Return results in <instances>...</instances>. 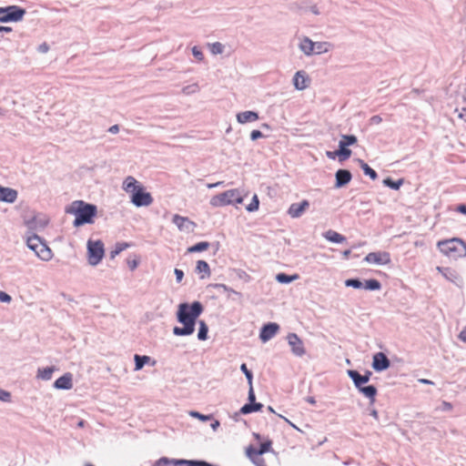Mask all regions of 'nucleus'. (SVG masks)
<instances>
[{
    "label": "nucleus",
    "mask_w": 466,
    "mask_h": 466,
    "mask_svg": "<svg viewBox=\"0 0 466 466\" xmlns=\"http://www.w3.org/2000/svg\"><path fill=\"white\" fill-rule=\"evenodd\" d=\"M12 300V298L10 295L4 291H0V301L5 303H9Z\"/></svg>",
    "instance_id": "53"
},
{
    "label": "nucleus",
    "mask_w": 466,
    "mask_h": 466,
    "mask_svg": "<svg viewBox=\"0 0 466 466\" xmlns=\"http://www.w3.org/2000/svg\"><path fill=\"white\" fill-rule=\"evenodd\" d=\"M324 238L333 243H342L346 241V238L342 236L341 234L334 231V230H328L324 233Z\"/></svg>",
    "instance_id": "28"
},
{
    "label": "nucleus",
    "mask_w": 466,
    "mask_h": 466,
    "mask_svg": "<svg viewBox=\"0 0 466 466\" xmlns=\"http://www.w3.org/2000/svg\"><path fill=\"white\" fill-rule=\"evenodd\" d=\"M243 202V195L241 191L239 190L238 192V197L234 198V204H241Z\"/></svg>",
    "instance_id": "58"
},
{
    "label": "nucleus",
    "mask_w": 466,
    "mask_h": 466,
    "mask_svg": "<svg viewBox=\"0 0 466 466\" xmlns=\"http://www.w3.org/2000/svg\"><path fill=\"white\" fill-rule=\"evenodd\" d=\"M202 312L203 306L199 301H195L192 304H179L177 319L183 327H174L173 334L176 336H188L193 334L197 319Z\"/></svg>",
    "instance_id": "1"
},
{
    "label": "nucleus",
    "mask_w": 466,
    "mask_h": 466,
    "mask_svg": "<svg viewBox=\"0 0 466 466\" xmlns=\"http://www.w3.org/2000/svg\"><path fill=\"white\" fill-rule=\"evenodd\" d=\"M108 132L111 134H116L119 132V126L118 125H113L108 128Z\"/></svg>",
    "instance_id": "59"
},
{
    "label": "nucleus",
    "mask_w": 466,
    "mask_h": 466,
    "mask_svg": "<svg viewBox=\"0 0 466 466\" xmlns=\"http://www.w3.org/2000/svg\"><path fill=\"white\" fill-rule=\"evenodd\" d=\"M292 83L296 90L302 91L309 87L310 78L305 71L299 70L295 73Z\"/></svg>",
    "instance_id": "14"
},
{
    "label": "nucleus",
    "mask_w": 466,
    "mask_h": 466,
    "mask_svg": "<svg viewBox=\"0 0 466 466\" xmlns=\"http://www.w3.org/2000/svg\"><path fill=\"white\" fill-rule=\"evenodd\" d=\"M0 400L3 402H10L11 393L9 391L0 389Z\"/></svg>",
    "instance_id": "49"
},
{
    "label": "nucleus",
    "mask_w": 466,
    "mask_h": 466,
    "mask_svg": "<svg viewBox=\"0 0 466 466\" xmlns=\"http://www.w3.org/2000/svg\"><path fill=\"white\" fill-rule=\"evenodd\" d=\"M196 272L201 274V279L208 278L210 276L209 265L204 260H198L196 266Z\"/></svg>",
    "instance_id": "26"
},
{
    "label": "nucleus",
    "mask_w": 466,
    "mask_h": 466,
    "mask_svg": "<svg viewBox=\"0 0 466 466\" xmlns=\"http://www.w3.org/2000/svg\"><path fill=\"white\" fill-rule=\"evenodd\" d=\"M189 416H191L192 418H196V419H198L202 421H207V420H209L211 416L209 415H203L198 411H194V410H191L189 411Z\"/></svg>",
    "instance_id": "46"
},
{
    "label": "nucleus",
    "mask_w": 466,
    "mask_h": 466,
    "mask_svg": "<svg viewBox=\"0 0 466 466\" xmlns=\"http://www.w3.org/2000/svg\"><path fill=\"white\" fill-rule=\"evenodd\" d=\"M333 46L329 42H314V55H321L328 53L332 49Z\"/></svg>",
    "instance_id": "27"
},
{
    "label": "nucleus",
    "mask_w": 466,
    "mask_h": 466,
    "mask_svg": "<svg viewBox=\"0 0 466 466\" xmlns=\"http://www.w3.org/2000/svg\"><path fill=\"white\" fill-rule=\"evenodd\" d=\"M199 90H200V87H199L198 84L193 83V84L184 86L182 88L181 92L186 96H189V95H193V94L199 92Z\"/></svg>",
    "instance_id": "39"
},
{
    "label": "nucleus",
    "mask_w": 466,
    "mask_h": 466,
    "mask_svg": "<svg viewBox=\"0 0 466 466\" xmlns=\"http://www.w3.org/2000/svg\"><path fill=\"white\" fill-rule=\"evenodd\" d=\"M459 338L466 342V327L461 331L460 335H459Z\"/></svg>",
    "instance_id": "63"
},
{
    "label": "nucleus",
    "mask_w": 466,
    "mask_h": 466,
    "mask_svg": "<svg viewBox=\"0 0 466 466\" xmlns=\"http://www.w3.org/2000/svg\"><path fill=\"white\" fill-rule=\"evenodd\" d=\"M129 244L127 242H120L116 243L114 250L111 251V258H115L118 254H120L122 251L129 248Z\"/></svg>",
    "instance_id": "41"
},
{
    "label": "nucleus",
    "mask_w": 466,
    "mask_h": 466,
    "mask_svg": "<svg viewBox=\"0 0 466 466\" xmlns=\"http://www.w3.org/2000/svg\"><path fill=\"white\" fill-rule=\"evenodd\" d=\"M458 116L466 121V108H462Z\"/></svg>",
    "instance_id": "64"
},
{
    "label": "nucleus",
    "mask_w": 466,
    "mask_h": 466,
    "mask_svg": "<svg viewBox=\"0 0 466 466\" xmlns=\"http://www.w3.org/2000/svg\"><path fill=\"white\" fill-rule=\"evenodd\" d=\"M288 344L290 347L291 352L297 357L305 355L306 350L303 341L296 333H289L287 336Z\"/></svg>",
    "instance_id": "11"
},
{
    "label": "nucleus",
    "mask_w": 466,
    "mask_h": 466,
    "mask_svg": "<svg viewBox=\"0 0 466 466\" xmlns=\"http://www.w3.org/2000/svg\"><path fill=\"white\" fill-rule=\"evenodd\" d=\"M238 188L229 189L211 198L210 205L213 207H223L234 204V198L238 197Z\"/></svg>",
    "instance_id": "9"
},
{
    "label": "nucleus",
    "mask_w": 466,
    "mask_h": 466,
    "mask_svg": "<svg viewBox=\"0 0 466 466\" xmlns=\"http://www.w3.org/2000/svg\"><path fill=\"white\" fill-rule=\"evenodd\" d=\"M214 288L217 289H221V290H223L226 293L227 292H233L234 296L238 297V299H240L242 297L240 292L236 291L233 289H231V288H229L227 285L222 284V283L215 284Z\"/></svg>",
    "instance_id": "42"
},
{
    "label": "nucleus",
    "mask_w": 466,
    "mask_h": 466,
    "mask_svg": "<svg viewBox=\"0 0 466 466\" xmlns=\"http://www.w3.org/2000/svg\"><path fill=\"white\" fill-rule=\"evenodd\" d=\"M258 450V448L249 446L246 451L247 455L253 461L256 456L259 455L258 453H257Z\"/></svg>",
    "instance_id": "50"
},
{
    "label": "nucleus",
    "mask_w": 466,
    "mask_h": 466,
    "mask_svg": "<svg viewBox=\"0 0 466 466\" xmlns=\"http://www.w3.org/2000/svg\"><path fill=\"white\" fill-rule=\"evenodd\" d=\"M337 156L339 157V161H345L351 156V150L348 147L339 146Z\"/></svg>",
    "instance_id": "38"
},
{
    "label": "nucleus",
    "mask_w": 466,
    "mask_h": 466,
    "mask_svg": "<svg viewBox=\"0 0 466 466\" xmlns=\"http://www.w3.org/2000/svg\"><path fill=\"white\" fill-rule=\"evenodd\" d=\"M56 367H46L39 368L36 373V379L41 380H50L52 379L53 373L56 370Z\"/></svg>",
    "instance_id": "25"
},
{
    "label": "nucleus",
    "mask_w": 466,
    "mask_h": 466,
    "mask_svg": "<svg viewBox=\"0 0 466 466\" xmlns=\"http://www.w3.org/2000/svg\"><path fill=\"white\" fill-rule=\"evenodd\" d=\"M18 193L15 189L0 186V201L14 203L17 199Z\"/></svg>",
    "instance_id": "22"
},
{
    "label": "nucleus",
    "mask_w": 466,
    "mask_h": 466,
    "mask_svg": "<svg viewBox=\"0 0 466 466\" xmlns=\"http://www.w3.org/2000/svg\"><path fill=\"white\" fill-rule=\"evenodd\" d=\"M192 55L199 62L204 60V54L201 51V49L198 48V46H193L192 47Z\"/></svg>",
    "instance_id": "47"
},
{
    "label": "nucleus",
    "mask_w": 466,
    "mask_h": 466,
    "mask_svg": "<svg viewBox=\"0 0 466 466\" xmlns=\"http://www.w3.org/2000/svg\"><path fill=\"white\" fill-rule=\"evenodd\" d=\"M358 162L365 175L369 176L372 180H375L378 177L376 171L374 169H372L362 159H358Z\"/></svg>",
    "instance_id": "30"
},
{
    "label": "nucleus",
    "mask_w": 466,
    "mask_h": 466,
    "mask_svg": "<svg viewBox=\"0 0 466 466\" xmlns=\"http://www.w3.org/2000/svg\"><path fill=\"white\" fill-rule=\"evenodd\" d=\"M248 399L249 400V403H254L255 402L256 396H255V392H254V390H253V385H249Z\"/></svg>",
    "instance_id": "55"
},
{
    "label": "nucleus",
    "mask_w": 466,
    "mask_h": 466,
    "mask_svg": "<svg viewBox=\"0 0 466 466\" xmlns=\"http://www.w3.org/2000/svg\"><path fill=\"white\" fill-rule=\"evenodd\" d=\"M437 270L449 281L454 283L458 287L463 284L462 278L457 273L456 270L451 268L437 267Z\"/></svg>",
    "instance_id": "16"
},
{
    "label": "nucleus",
    "mask_w": 466,
    "mask_h": 466,
    "mask_svg": "<svg viewBox=\"0 0 466 466\" xmlns=\"http://www.w3.org/2000/svg\"><path fill=\"white\" fill-rule=\"evenodd\" d=\"M263 134L259 131V130H253L251 133H250V138L251 140L255 141L258 138H261L263 137Z\"/></svg>",
    "instance_id": "54"
},
{
    "label": "nucleus",
    "mask_w": 466,
    "mask_h": 466,
    "mask_svg": "<svg viewBox=\"0 0 466 466\" xmlns=\"http://www.w3.org/2000/svg\"><path fill=\"white\" fill-rule=\"evenodd\" d=\"M279 329V326L277 323H268L262 327L259 338L263 342H267L277 334Z\"/></svg>",
    "instance_id": "17"
},
{
    "label": "nucleus",
    "mask_w": 466,
    "mask_h": 466,
    "mask_svg": "<svg viewBox=\"0 0 466 466\" xmlns=\"http://www.w3.org/2000/svg\"><path fill=\"white\" fill-rule=\"evenodd\" d=\"M210 53L214 56L221 55L225 52V45L220 42H214L208 45Z\"/></svg>",
    "instance_id": "33"
},
{
    "label": "nucleus",
    "mask_w": 466,
    "mask_h": 466,
    "mask_svg": "<svg viewBox=\"0 0 466 466\" xmlns=\"http://www.w3.org/2000/svg\"><path fill=\"white\" fill-rule=\"evenodd\" d=\"M259 207V200L258 196L255 194L251 199V202L246 207V209L248 212H254L258 209Z\"/></svg>",
    "instance_id": "43"
},
{
    "label": "nucleus",
    "mask_w": 466,
    "mask_h": 466,
    "mask_svg": "<svg viewBox=\"0 0 466 466\" xmlns=\"http://www.w3.org/2000/svg\"><path fill=\"white\" fill-rule=\"evenodd\" d=\"M240 370L245 374V376H246V378L248 380V385H252L253 375H252V372L248 369V367H247V365L245 363H243L240 366Z\"/></svg>",
    "instance_id": "45"
},
{
    "label": "nucleus",
    "mask_w": 466,
    "mask_h": 466,
    "mask_svg": "<svg viewBox=\"0 0 466 466\" xmlns=\"http://www.w3.org/2000/svg\"><path fill=\"white\" fill-rule=\"evenodd\" d=\"M441 253L452 259L466 256V244L460 238H451L439 241L437 244Z\"/></svg>",
    "instance_id": "5"
},
{
    "label": "nucleus",
    "mask_w": 466,
    "mask_h": 466,
    "mask_svg": "<svg viewBox=\"0 0 466 466\" xmlns=\"http://www.w3.org/2000/svg\"><path fill=\"white\" fill-rule=\"evenodd\" d=\"M262 407L263 405L261 403H252L253 412L260 410Z\"/></svg>",
    "instance_id": "62"
},
{
    "label": "nucleus",
    "mask_w": 466,
    "mask_h": 466,
    "mask_svg": "<svg viewBox=\"0 0 466 466\" xmlns=\"http://www.w3.org/2000/svg\"><path fill=\"white\" fill-rule=\"evenodd\" d=\"M381 122H382V118L379 115L373 116L370 119V123L371 125H379Z\"/></svg>",
    "instance_id": "57"
},
{
    "label": "nucleus",
    "mask_w": 466,
    "mask_h": 466,
    "mask_svg": "<svg viewBox=\"0 0 466 466\" xmlns=\"http://www.w3.org/2000/svg\"><path fill=\"white\" fill-rule=\"evenodd\" d=\"M298 47L306 56L314 55V41L308 36L299 37Z\"/></svg>",
    "instance_id": "18"
},
{
    "label": "nucleus",
    "mask_w": 466,
    "mask_h": 466,
    "mask_svg": "<svg viewBox=\"0 0 466 466\" xmlns=\"http://www.w3.org/2000/svg\"><path fill=\"white\" fill-rule=\"evenodd\" d=\"M122 189L129 195L131 203L137 208L148 207L153 203L151 194L132 176H127L124 179Z\"/></svg>",
    "instance_id": "2"
},
{
    "label": "nucleus",
    "mask_w": 466,
    "mask_h": 466,
    "mask_svg": "<svg viewBox=\"0 0 466 466\" xmlns=\"http://www.w3.org/2000/svg\"><path fill=\"white\" fill-rule=\"evenodd\" d=\"M270 446H271L270 441H266V442L260 443L257 453L263 454V453L268 451L270 449Z\"/></svg>",
    "instance_id": "48"
},
{
    "label": "nucleus",
    "mask_w": 466,
    "mask_h": 466,
    "mask_svg": "<svg viewBox=\"0 0 466 466\" xmlns=\"http://www.w3.org/2000/svg\"><path fill=\"white\" fill-rule=\"evenodd\" d=\"M237 121L239 124H247L258 120V114L255 111H243L236 115Z\"/></svg>",
    "instance_id": "23"
},
{
    "label": "nucleus",
    "mask_w": 466,
    "mask_h": 466,
    "mask_svg": "<svg viewBox=\"0 0 466 466\" xmlns=\"http://www.w3.org/2000/svg\"><path fill=\"white\" fill-rule=\"evenodd\" d=\"M456 210L460 213H462L464 215H466V206L461 204V205H459L457 208H456Z\"/></svg>",
    "instance_id": "61"
},
{
    "label": "nucleus",
    "mask_w": 466,
    "mask_h": 466,
    "mask_svg": "<svg viewBox=\"0 0 466 466\" xmlns=\"http://www.w3.org/2000/svg\"><path fill=\"white\" fill-rule=\"evenodd\" d=\"M345 286L354 289H362L363 283L357 279H349L345 281Z\"/></svg>",
    "instance_id": "44"
},
{
    "label": "nucleus",
    "mask_w": 466,
    "mask_h": 466,
    "mask_svg": "<svg viewBox=\"0 0 466 466\" xmlns=\"http://www.w3.org/2000/svg\"><path fill=\"white\" fill-rule=\"evenodd\" d=\"M210 244L207 241L198 242L194 246H191L187 248L188 253L201 252L207 250L209 248Z\"/></svg>",
    "instance_id": "35"
},
{
    "label": "nucleus",
    "mask_w": 466,
    "mask_h": 466,
    "mask_svg": "<svg viewBox=\"0 0 466 466\" xmlns=\"http://www.w3.org/2000/svg\"><path fill=\"white\" fill-rule=\"evenodd\" d=\"M365 397L369 398L371 401V403L375 400V396L377 394V389L372 386H361L360 388H357Z\"/></svg>",
    "instance_id": "29"
},
{
    "label": "nucleus",
    "mask_w": 466,
    "mask_h": 466,
    "mask_svg": "<svg viewBox=\"0 0 466 466\" xmlns=\"http://www.w3.org/2000/svg\"><path fill=\"white\" fill-rule=\"evenodd\" d=\"M381 285L380 281L377 279H368L363 283L362 289H365L367 290H379L380 289Z\"/></svg>",
    "instance_id": "36"
},
{
    "label": "nucleus",
    "mask_w": 466,
    "mask_h": 466,
    "mask_svg": "<svg viewBox=\"0 0 466 466\" xmlns=\"http://www.w3.org/2000/svg\"><path fill=\"white\" fill-rule=\"evenodd\" d=\"M168 464L187 465V466H212L211 464L202 461H187V460H169L167 457L160 458L155 464V466H167Z\"/></svg>",
    "instance_id": "10"
},
{
    "label": "nucleus",
    "mask_w": 466,
    "mask_h": 466,
    "mask_svg": "<svg viewBox=\"0 0 466 466\" xmlns=\"http://www.w3.org/2000/svg\"><path fill=\"white\" fill-rule=\"evenodd\" d=\"M134 360H135V370H140L144 365H146L147 363L149 362L150 360V357L148 356H140V355H137L136 354L134 356Z\"/></svg>",
    "instance_id": "34"
},
{
    "label": "nucleus",
    "mask_w": 466,
    "mask_h": 466,
    "mask_svg": "<svg viewBox=\"0 0 466 466\" xmlns=\"http://www.w3.org/2000/svg\"><path fill=\"white\" fill-rule=\"evenodd\" d=\"M299 278L298 274L294 275H287L285 273H279L276 276V279L279 283L288 284L294 280H297Z\"/></svg>",
    "instance_id": "32"
},
{
    "label": "nucleus",
    "mask_w": 466,
    "mask_h": 466,
    "mask_svg": "<svg viewBox=\"0 0 466 466\" xmlns=\"http://www.w3.org/2000/svg\"><path fill=\"white\" fill-rule=\"evenodd\" d=\"M390 366V360L383 352H377L372 358V368L375 371L380 372Z\"/></svg>",
    "instance_id": "15"
},
{
    "label": "nucleus",
    "mask_w": 466,
    "mask_h": 466,
    "mask_svg": "<svg viewBox=\"0 0 466 466\" xmlns=\"http://www.w3.org/2000/svg\"><path fill=\"white\" fill-rule=\"evenodd\" d=\"M25 15V10L18 5L0 7V23L19 22Z\"/></svg>",
    "instance_id": "8"
},
{
    "label": "nucleus",
    "mask_w": 466,
    "mask_h": 466,
    "mask_svg": "<svg viewBox=\"0 0 466 466\" xmlns=\"http://www.w3.org/2000/svg\"><path fill=\"white\" fill-rule=\"evenodd\" d=\"M364 260L370 264L387 265L390 262V256L385 251L370 252L365 257Z\"/></svg>",
    "instance_id": "13"
},
{
    "label": "nucleus",
    "mask_w": 466,
    "mask_h": 466,
    "mask_svg": "<svg viewBox=\"0 0 466 466\" xmlns=\"http://www.w3.org/2000/svg\"><path fill=\"white\" fill-rule=\"evenodd\" d=\"M66 213L74 215V227L78 228L85 224H92L96 216L97 208L96 205L86 203L83 200L73 201L66 207Z\"/></svg>",
    "instance_id": "3"
},
{
    "label": "nucleus",
    "mask_w": 466,
    "mask_h": 466,
    "mask_svg": "<svg viewBox=\"0 0 466 466\" xmlns=\"http://www.w3.org/2000/svg\"><path fill=\"white\" fill-rule=\"evenodd\" d=\"M57 390H71L73 388V375L70 372L65 373L54 382Z\"/></svg>",
    "instance_id": "20"
},
{
    "label": "nucleus",
    "mask_w": 466,
    "mask_h": 466,
    "mask_svg": "<svg viewBox=\"0 0 466 466\" xmlns=\"http://www.w3.org/2000/svg\"><path fill=\"white\" fill-rule=\"evenodd\" d=\"M174 273L177 283H180L184 277V272L181 269L175 268Z\"/></svg>",
    "instance_id": "56"
},
{
    "label": "nucleus",
    "mask_w": 466,
    "mask_h": 466,
    "mask_svg": "<svg viewBox=\"0 0 466 466\" xmlns=\"http://www.w3.org/2000/svg\"><path fill=\"white\" fill-rule=\"evenodd\" d=\"M358 141L357 137L354 135H341V139L339 142V146L348 147L356 144Z\"/></svg>",
    "instance_id": "31"
},
{
    "label": "nucleus",
    "mask_w": 466,
    "mask_h": 466,
    "mask_svg": "<svg viewBox=\"0 0 466 466\" xmlns=\"http://www.w3.org/2000/svg\"><path fill=\"white\" fill-rule=\"evenodd\" d=\"M240 412H241L242 414H248V413L253 412L252 403H247V404H245V405L240 409Z\"/></svg>",
    "instance_id": "51"
},
{
    "label": "nucleus",
    "mask_w": 466,
    "mask_h": 466,
    "mask_svg": "<svg viewBox=\"0 0 466 466\" xmlns=\"http://www.w3.org/2000/svg\"><path fill=\"white\" fill-rule=\"evenodd\" d=\"M50 47L47 43L44 42L38 46L37 51L41 54H46L49 51Z\"/></svg>",
    "instance_id": "52"
},
{
    "label": "nucleus",
    "mask_w": 466,
    "mask_h": 466,
    "mask_svg": "<svg viewBox=\"0 0 466 466\" xmlns=\"http://www.w3.org/2000/svg\"><path fill=\"white\" fill-rule=\"evenodd\" d=\"M336 187H342L351 180V173L346 169H339L336 172Z\"/></svg>",
    "instance_id": "24"
},
{
    "label": "nucleus",
    "mask_w": 466,
    "mask_h": 466,
    "mask_svg": "<svg viewBox=\"0 0 466 466\" xmlns=\"http://www.w3.org/2000/svg\"><path fill=\"white\" fill-rule=\"evenodd\" d=\"M48 223V218L43 214L25 216L24 218V225L27 228L25 234H36V232L44 230Z\"/></svg>",
    "instance_id": "7"
},
{
    "label": "nucleus",
    "mask_w": 466,
    "mask_h": 466,
    "mask_svg": "<svg viewBox=\"0 0 466 466\" xmlns=\"http://www.w3.org/2000/svg\"><path fill=\"white\" fill-rule=\"evenodd\" d=\"M86 248L87 261L89 265L93 267L98 265L105 256V248L103 242L101 240L89 239L86 243Z\"/></svg>",
    "instance_id": "6"
},
{
    "label": "nucleus",
    "mask_w": 466,
    "mask_h": 466,
    "mask_svg": "<svg viewBox=\"0 0 466 466\" xmlns=\"http://www.w3.org/2000/svg\"><path fill=\"white\" fill-rule=\"evenodd\" d=\"M349 377L353 380L356 388H360L363 386V384L367 383L370 380L371 376L370 371H367L366 374L360 375L358 371L353 370H347Z\"/></svg>",
    "instance_id": "19"
},
{
    "label": "nucleus",
    "mask_w": 466,
    "mask_h": 466,
    "mask_svg": "<svg viewBox=\"0 0 466 466\" xmlns=\"http://www.w3.org/2000/svg\"><path fill=\"white\" fill-rule=\"evenodd\" d=\"M128 266L130 268L131 270H134L135 268H137L138 266V261L137 260H132V261H128Z\"/></svg>",
    "instance_id": "60"
},
{
    "label": "nucleus",
    "mask_w": 466,
    "mask_h": 466,
    "mask_svg": "<svg viewBox=\"0 0 466 466\" xmlns=\"http://www.w3.org/2000/svg\"><path fill=\"white\" fill-rule=\"evenodd\" d=\"M309 203L308 200H303L300 203H293L290 205L288 214L294 218H299L304 211L309 208Z\"/></svg>",
    "instance_id": "21"
},
{
    "label": "nucleus",
    "mask_w": 466,
    "mask_h": 466,
    "mask_svg": "<svg viewBox=\"0 0 466 466\" xmlns=\"http://www.w3.org/2000/svg\"><path fill=\"white\" fill-rule=\"evenodd\" d=\"M383 184L392 189L398 190L403 184V179L393 181L391 178L387 177L383 180Z\"/></svg>",
    "instance_id": "40"
},
{
    "label": "nucleus",
    "mask_w": 466,
    "mask_h": 466,
    "mask_svg": "<svg viewBox=\"0 0 466 466\" xmlns=\"http://www.w3.org/2000/svg\"><path fill=\"white\" fill-rule=\"evenodd\" d=\"M172 222L182 232L190 233L193 232L196 228V224L193 221H191L188 218L182 217L177 214L173 216Z\"/></svg>",
    "instance_id": "12"
},
{
    "label": "nucleus",
    "mask_w": 466,
    "mask_h": 466,
    "mask_svg": "<svg viewBox=\"0 0 466 466\" xmlns=\"http://www.w3.org/2000/svg\"><path fill=\"white\" fill-rule=\"evenodd\" d=\"M198 324H199V330L198 333V339L199 340H206L208 338V325L206 324V322L204 320H199Z\"/></svg>",
    "instance_id": "37"
},
{
    "label": "nucleus",
    "mask_w": 466,
    "mask_h": 466,
    "mask_svg": "<svg viewBox=\"0 0 466 466\" xmlns=\"http://www.w3.org/2000/svg\"><path fill=\"white\" fill-rule=\"evenodd\" d=\"M24 239L29 249L43 261H49L53 258V252L46 241L37 234H25Z\"/></svg>",
    "instance_id": "4"
}]
</instances>
